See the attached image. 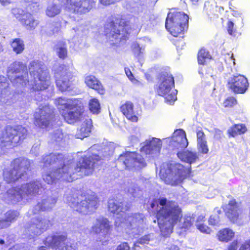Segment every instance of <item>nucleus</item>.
Here are the masks:
<instances>
[{
	"label": "nucleus",
	"mask_w": 250,
	"mask_h": 250,
	"mask_svg": "<svg viewBox=\"0 0 250 250\" xmlns=\"http://www.w3.org/2000/svg\"><path fill=\"white\" fill-rule=\"evenodd\" d=\"M30 78L26 65L22 62H15L7 69V76L15 87L21 92L32 93L46 89L51 84L49 73L43 63L33 61L29 65Z\"/></svg>",
	"instance_id": "1"
},
{
	"label": "nucleus",
	"mask_w": 250,
	"mask_h": 250,
	"mask_svg": "<svg viewBox=\"0 0 250 250\" xmlns=\"http://www.w3.org/2000/svg\"><path fill=\"white\" fill-rule=\"evenodd\" d=\"M99 159L97 155L82 156V159L75 166L71 158H65L58 153H51L42 159V163L44 167H49L54 171L44 174L43 179L48 184L55 183L56 180L71 182L74 179L72 174L75 172H82L85 175L91 174Z\"/></svg>",
	"instance_id": "2"
},
{
	"label": "nucleus",
	"mask_w": 250,
	"mask_h": 250,
	"mask_svg": "<svg viewBox=\"0 0 250 250\" xmlns=\"http://www.w3.org/2000/svg\"><path fill=\"white\" fill-rule=\"evenodd\" d=\"M151 208L156 213L158 224L164 236L169 235L175 226L179 229H188L192 225V217L182 218L181 208L175 203L168 201L165 198L154 200L151 204Z\"/></svg>",
	"instance_id": "3"
},
{
	"label": "nucleus",
	"mask_w": 250,
	"mask_h": 250,
	"mask_svg": "<svg viewBox=\"0 0 250 250\" xmlns=\"http://www.w3.org/2000/svg\"><path fill=\"white\" fill-rule=\"evenodd\" d=\"M108 207L111 212L117 215L115 221L116 227L131 229V233L133 236L142 231L143 215L135 214L133 215H129V213L126 212L130 208L128 204L120 202L117 200L112 199L108 201Z\"/></svg>",
	"instance_id": "4"
},
{
	"label": "nucleus",
	"mask_w": 250,
	"mask_h": 250,
	"mask_svg": "<svg viewBox=\"0 0 250 250\" xmlns=\"http://www.w3.org/2000/svg\"><path fill=\"white\" fill-rule=\"evenodd\" d=\"M190 168H185L179 163H163L160 168V178L167 185L176 186L180 184L189 174Z\"/></svg>",
	"instance_id": "5"
},
{
	"label": "nucleus",
	"mask_w": 250,
	"mask_h": 250,
	"mask_svg": "<svg viewBox=\"0 0 250 250\" xmlns=\"http://www.w3.org/2000/svg\"><path fill=\"white\" fill-rule=\"evenodd\" d=\"M64 200L68 205L77 211L83 214H87L97 208L98 199L93 193L87 194L84 196L80 197L72 194L71 191H68L65 194Z\"/></svg>",
	"instance_id": "6"
},
{
	"label": "nucleus",
	"mask_w": 250,
	"mask_h": 250,
	"mask_svg": "<svg viewBox=\"0 0 250 250\" xmlns=\"http://www.w3.org/2000/svg\"><path fill=\"white\" fill-rule=\"evenodd\" d=\"M43 188L39 181L31 182L23 185L21 188L16 187L9 189L6 194L5 200L9 203L15 204L23 199L26 198L28 195L42 192Z\"/></svg>",
	"instance_id": "7"
},
{
	"label": "nucleus",
	"mask_w": 250,
	"mask_h": 250,
	"mask_svg": "<svg viewBox=\"0 0 250 250\" xmlns=\"http://www.w3.org/2000/svg\"><path fill=\"white\" fill-rule=\"evenodd\" d=\"M27 136V131L22 126H7L0 137V147L2 149L12 148L23 141Z\"/></svg>",
	"instance_id": "8"
},
{
	"label": "nucleus",
	"mask_w": 250,
	"mask_h": 250,
	"mask_svg": "<svg viewBox=\"0 0 250 250\" xmlns=\"http://www.w3.org/2000/svg\"><path fill=\"white\" fill-rule=\"evenodd\" d=\"M174 86V79L170 74L165 72L160 75L156 91L159 95L164 97L169 104H173L177 100V91L173 88Z\"/></svg>",
	"instance_id": "9"
},
{
	"label": "nucleus",
	"mask_w": 250,
	"mask_h": 250,
	"mask_svg": "<svg viewBox=\"0 0 250 250\" xmlns=\"http://www.w3.org/2000/svg\"><path fill=\"white\" fill-rule=\"evenodd\" d=\"M188 19L183 12H170L166 19V28L172 35L177 37L188 28Z\"/></svg>",
	"instance_id": "10"
},
{
	"label": "nucleus",
	"mask_w": 250,
	"mask_h": 250,
	"mask_svg": "<svg viewBox=\"0 0 250 250\" xmlns=\"http://www.w3.org/2000/svg\"><path fill=\"white\" fill-rule=\"evenodd\" d=\"M30 161L25 158H18L12 163L11 169H5L3 172L4 180L10 183L22 178L24 173L29 169Z\"/></svg>",
	"instance_id": "11"
},
{
	"label": "nucleus",
	"mask_w": 250,
	"mask_h": 250,
	"mask_svg": "<svg viewBox=\"0 0 250 250\" xmlns=\"http://www.w3.org/2000/svg\"><path fill=\"white\" fill-rule=\"evenodd\" d=\"M130 29L129 25L123 19L114 18L109 20L105 25V35L109 40L113 41L111 38L118 39V36L125 37V33L124 29Z\"/></svg>",
	"instance_id": "12"
},
{
	"label": "nucleus",
	"mask_w": 250,
	"mask_h": 250,
	"mask_svg": "<svg viewBox=\"0 0 250 250\" xmlns=\"http://www.w3.org/2000/svg\"><path fill=\"white\" fill-rule=\"evenodd\" d=\"M96 0H61V3L67 10L74 13H85L92 8Z\"/></svg>",
	"instance_id": "13"
},
{
	"label": "nucleus",
	"mask_w": 250,
	"mask_h": 250,
	"mask_svg": "<svg viewBox=\"0 0 250 250\" xmlns=\"http://www.w3.org/2000/svg\"><path fill=\"white\" fill-rule=\"evenodd\" d=\"M118 162L123 164L125 167L134 169L141 168L146 165L142 156L134 152H127L120 155Z\"/></svg>",
	"instance_id": "14"
},
{
	"label": "nucleus",
	"mask_w": 250,
	"mask_h": 250,
	"mask_svg": "<svg viewBox=\"0 0 250 250\" xmlns=\"http://www.w3.org/2000/svg\"><path fill=\"white\" fill-rule=\"evenodd\" d=\"M55 77L57 86L60 91L63 92L71 89L70 80L72 75L69 68L64 65L60 66L58 71L55 73Z\"/></svg>",
	"instance_id": "15"
},
{
	"label": "nucleus",
	"mask_w": 250,
	"mask_h": 250,
	"mask_svg": "<svg viewBox=\"0 0 250 250\" xmlns=\"http://www.w3.org/2000/svg\"><path fill=\"white\" fill-rule=\"evenodd\" d=\"M52 109L48 105H40L34 114L35 124L42 128L46 127L51 118Z\"/></svg>",
	"instance_id": "16"
},
{
	"label": "nucleus",
	"mask_w": 250,
	"mask_h": 250,
	"mask_svg": "<svg viewBox=\"0 0 250 250\" xmlns=\"http://www.w3.org/2000/svg\"><path fill=\"white\" fill-rule=\"evenodd\" d=\"M66 239V237L64 235H49L46 237L44 244L55 249V250H76L75 247L71 244H65Z\"/></svg>",
	"instance_id": "17"
},
{
	"label": "nucleus",
	"mask_w": 250,
	"mask_h": 250,
	"mask_svg": "<svg viewBox=\"0 0 250 250\" xmlns=\"http://www.w3.org/2000/svg\"><path fill=\"white\" fill-rule=\"evenodd\" d=\"M169 146L173 149H183L186 148L188 144L186 134L183 129L175 130L171 138L166 139Z\"/></svg>",
	"instance_id": "18"
},
{
	"label": "nucleus",
	"mask_w": 250,
	"mask_h": 250,
	"mask_svg": "<svg viewBox=\"0 0 250 250\" xmlns=\"http://www.w3.org/2000/svg\"><path fill=\"white\" fill-rule=\"evenodd\" d=\"M64 120L68 124H74L83 118V108L81 101L79 104L61 112Z\"/></svg>",
	"instance_id": "19"
},
{
	"label": "nucleus",
	"mask_w": 250,
	"mask_h": 250,
	"mask_svg": "<svg viewBox=\"0 0 250 250\" xmlns=\"http://www.w3.org/2000/svg\"><path fill=\"white\" fill-rule=\"evenodd\" d=\"M228 85L229 87L236 93H244L249 87L247 79L242 75H234L231 77Z\"/></svg>",
	"instance_id": "20"
},
{
	"label": "nucleus",
	"mask_w": 250,
	"mask_h": 250,
	"mask_svg": "<svg viewBox=\"0 0 250 250\" xmlns=\"http://www.w3.org/2000/svg\"><path fill=\"white\" fill-rule=\"evenodd\" d=\"M162 145L160 139L152 138L146 141L144 145L141 148V152L146 155H150L151 157L157 156L160 151Z\"/></svg>",
	"instance_id": "21"
},
{
	"label": "nucleus",
	"mask_w": 250,
	"mask_h": 250,
	"mask_svg": "<svg viewBox=\"0 0 250 250\" xmlns=\"http://www.w3.org/2000/svg\"><path fill=\"white\" fill-rule=\"evenodd\" d=\"M50 225V222L47 219L39 218L34 219L32 223L27 228L29 237H33L40 235L47 229Z\"/></svg>",
	"instance_id": "22"
},
{
	"label": "nucleus",
	"mask_w": 250,
	"mask_h": 250,
	"mask_svg": "<svg viewBox=\"0 0 250 250\" xmlns=\"http://www.w3.org/2000/svg\"><path fill=\"white\" fill-rule=\"evenodd\" d=\"M223 209L230 221L233 223L238 222L240 215L242 212L240 204L237 203L235 200H231L223 207Z\"/></svg>",
	"instance_id": "23"
},
{
	"label": "nucleus",
	"mask_w": 250,
	"mask_h": 250,
	"mask_svg": "<svg viewBox=\"0 0 250 250\" xmlns=\"http://www.w3.org/2000/svg\"><path fill=\"white\" fill-rule=\"evenodd\" d=\"M110 229L111 226L106 218L99 217L93 222L91 231L96 234L105 235L108 234Z\"/></svg>",
	"instance_id": "24"
},
{
	"label": "nucleus",
	"mask_w": 250,
	"mask_h": 250,
	"mask_svg": "<svg viewBox=\"0 0 250 250\" xmlns=\"http://www.w3.org/2000/svg\"><path fill=\"white\" fill-rule=\"evenodd\" d=\"M80 101V100L74 98L60 97L55 99V104L60 112H62L78 105Z\"/></svg>",
	"instance_id": "25"
},
{
	"label": "nucleus",
	"mask_w": 250,
	"mask_h": 250,
	"mask_svg": "<svg viewBox=\"0 0 250 250\" xmlns=\"http://www.w3.org/2000/svg\"><path fill=\"white\" fill-rule=\"evenodd\" d=\"M177 155L181 161L189 165L195 163L199 160V154L195 151L186 150L178 151Z\"/></svg>",
	"instance_id": "26"
},
{
	"label": "nucleus",
	"mask_w": 250,
	"mask_h": 250,
	"mask_svg": "<svg viewBox=\"0 0 250 250\" xmlns=\"http://www.w3.org/2000/svg\"><path fill=\"white\" fill-rule=\"evenodd\" d=\"M19 213L17 211L10 210L5 214L0 216V229L10 226L11 223L19 216Z\"/></svg>",
	"instance_id": "27"
},
{
	"label": "nucleus",
	"mask_w": 250,
	"mask_h": 250,
	"mask_svg": "<svg viewBox=\"0 0 250 250\" xmlns=\"http://www.w3.org/2000/svg\"><path fill=\"white\" fill-rule=\"evenodd\" d=\"M121 110L123 114L129 120L136 122L138 121V117L133 109V104L130 102H127L121 107Z\"/></svg>",
	"instance_id": "28"
},
{
	"label": "nucleus",
	"mask_w": 250,
	"mask_h": 250,
	"mask_svg": "<svg viewBox=\"0 0 250 250\" xmlns=\"http://www.w3.org/2000/svg\"><path fill=\"white\" fill-rule=\"evenodd\" d=\"M92 126L90 119L85 120L77 131L75 135L76 138L82 139L88 137L90 133Z\"/></svg>",
	"instance_id": "29"
},
{
	"label": "nucleus",
	"mask_w": 250,
	"mask_h": 250,
	"mask_svg": "<svg viewBox=\"0 0 250 250\" xmlns=\"http://www.w3.org/2000/svg\"><path fill=\"white\" fill-rule=\"evenodd\" d=\"M197 148L198 153L203 154H207L209 151L205 135L202 131L197 132Z\"/></svg>",
	"instance_id": "30"
},
{
	"label": "nucleus",
	"mask_w": 250,
	"mask_h": 250,
	"mask_svg": "<svg viewBox=\"0 0 250 250\" xmlns=\"http://www.w3.org/2000/svg\"><path fill=\"white\" fill-rule=\"evenodd\" d=\"M56 202L57 198L55 197H48L44 199L36 206L34 213H37L39 210H49L54 207Z\"/></svg>",
	"instance_id": "31"
},
{
	"label": "nucleus",
	"mask_w": 250,
	"mask_h": 250,
	"mask_svg": "<svg viewBox=\"0 0 250 250\" xmlns=\"http://www.w3.org/2000/svg\"><path fill=\"white\" fill-rule=\"evenodd\" d=\"M84 82L89 88L95 89L100 94H103L104 90L99 80L94 76L89 75L85 78Z\"/></svg>",
	"instance_id": "32"
},
{
	"label": "nucleus",
	"mask_w": 250,
	"mask_h": 250,
	"mask_svg": "<svg viewBox=\"0 0 250 250\" xmlns=\"http://www.w3.org/2000/svg\"><path fill=\"white\" fill-rule=\"evenodd\" d=\"M21 22L28 30H33L39 24L38 21L35 20L29 13H26L22 15Z\"/></svg>",
	"instance_id": "33"
},
{
	"label": "nucleus",
	"mask_w": 250,
	"mask_h": 250,
	"mask_svg": "<svg viewBox=\"0 0 250 250\" xmlns=\"http://www.w3.org/2000/svg\"><path fill=\"white\" fill-rule=\"evenodd\" d=\"M235 234V232L232 229L225 228L218 231L217 237L219 241L227 243L233 238Z\"/></svg>",
	"instance_id": "34"
},
{
	"label": "nucleus",
	"mask_w": 250,
	"mask_h": 250,
	"mask_svg": "<svg viewBox=\"0 0 250 250\" xmlns=\"http://www.w3.org/2000/svg\"><path fill=\"white\" fill-rule=\"evenodd\" d=\"M222 213L220 209L216 208L214 210V214L210 216L208 220L209 225L218 227L221 225V218L219 215Z\"/></svg>",
	"instance_id": "35"
},
{
	"label": "nucleus",
	"mask_w": 250,
	"mask_h": 250,
	"mask_svg": "<svg viewBox=\"0 0 250 250\" xmlns=\"http://www.w3.org/2000/svg\"><path fill=\"white\" fill-rule=\"evenodd\" d=\"M247 131L246 125L244 124H237L231 126L229 130L228 133L232 137H235L237 135L245 133Z\"/></svg>",
	"instance_id": "36"
},
{
	"label": "nucleus",
	"mask_w": 250,
	"mask_h": 250,
	"mask_svg": "<svg viewBox=\"0 0 250 250\" xmlns=\"http://www.w3.org/2000/svg\"><path fill=\"white\" fill-rule=\"evenodd\" d=\"M54 50L59 58L64 59L67 56L66 45L63 41L58 42L55 45Z\"/></svg>",
	"instance_id": "37"
},
{
	"label": "nucleus",
	"mask_w": 250,
	"mask_h": 250,
	"mask_svg": "<svg viewBox=\"0 0 250 250\" xmlns=\"http://www.w3.org/2000/svg\"><path fill=\"white\" fill-rule=\"evenodd\" d=\"M11 45L13 50L17 54L21 53L24 49V44L23 41L19 38L14 40Z\"/></svg>",
	"instance_id": "38"
},
{
	"label": "nucleus",
	"mask_w": 250,
	"mask_h": 250,
	"mask_svg": "<svg viewBox=\"0 0 250 250\" xmlns=\"http://www.w3.org/2000/svg\"><path fill=\"white\" fill-rule=\"evenodd\" d=\"M9 83L6 77L0 76V100L1 101L7 92Z\"/></svg>",
	"instance_id": "39"
},
{
	"label": "nucleus",
	"mask_w": 250,
	"mask_h": 250,
	"mask_svg": "<svg viewBox=\"0 0 250 250\" xmlns=\"http://www.w3.org/2000/svg\"><path fill=\"white\" fill-rule=\"evenodd\" d=\"M89 108L93 114H98L100 112L101 107L99 100L96 98H92L89 101Z\"/></svg>",
	"instance_id": "40"
},
{
	"label": "nucleus",
	"mask_w": 250,
	"mask_h": 250,
	"mask_svg": "<svg viewBox=\"0 0 250 250\" xmlns=\"http://www.w3.org/2000/svg\"><path fill=\"white\" fill-rule=\"evenodd\" d=\"M61 12L59 6L54 4H49L46 10V14L49 17H53L59 14Z\"/></svg>",
	"instance_id": "41"
},
{
	"label": "nucleus",
	"mask_w": 250,
	"mask_h": 250,
	"mask_svg": "<svg viewBox=\"0 0 250 250\" xmlns=\"http://www.w3.org/2000/svg\"><path fill=\"white\" fill-rule=\"evenodd\" d=\"M211 58L209 52L205 49H201L198 53V61L199 64H204L206 60Z\"/></svg>",
	"instance_id": "42"
},
{
	"label": "nucleus",
	"mask_w": 250,
	"mask_h": 250,
	"mask_svg": "<svg viewBox=\"0 0 250 250\" xmlns=\"http://www.w3.org/2000/svg\"><path fill=\"white\" fill-rule=\"evenodd\" d=\"M197 229L202 233L206 234H210L212 232V229L204 223L195 224Z\"/></svg>",
	"instance_id": "43"
},
{
	"label": "nucleus",
	"mask_w": 250,
	"mask_h": 250,
	"mask_svg": "<svg viewBox=\"0 0 250 250\" xmlns=\"http://www.w3.org/2000/svg\"><path fill=\"white\" fill-rule=\"evenodd\" d=\"M125 71L126 76L133 84L136 85H142L141 82L134 78L132 72H131L129 68H125Z\"/></svg>",
	"instance_id": "44"
},
{
	"label": "nucleus",
	"mask_w": 250,
	"mask_h": 250,
	"mask_svg": "<svg viewBox=\"0 0 250 250\" xmlns=\"http://www.w3.org/2000/svg\"><path fill=\"white\" fill-rule=\"evenodd\" d=\"M236 104V100L232 97L227 98L223 102V106L225 107H230Z\"/></svg>",
	"instance_id": "45"
},
{
	"label": "nucleus",
	"mask_w": 250,
	"mask_h": 250,
	"mask_svg": "<svg viewBox=\"0 0 250 250\" xmlns=\"http://www.w3.org/2000/svg\"><path fill=\"white\" fill-rule=\"evenodd\" d=\"M227 30L230 35L235 36L236 33V29L234 27V22L233 21L229 20L227 23Z\"/></svg>",
	"instance_id": "46"
},
{
	"label": "nucleus",
	"mask_w": 250,
	"mask_h": 250,
	"mask_svg": "<svg viewBox=\"0 0 250 250\" xmlns=\"http://www.w3.org/2000/svg\"><path fill=\"white\" fill-rule=\"evenodd\" d=\"M52 139L54 141L59 142L63 138V134L62 130L58 129L52 135Z\"/></svg>",
	"instance_id": "47"
},
{
	"label": "nucleus",
	"mask_w": 250,
	"mask_h": 250,
	"mask_svg": "<svg viewBox=\"0 0 250 250\" xmlns=\"http://www.w3.org/2000/svg\"><path fill=\"white\" fill-rule=\"evenodd\" d=\"M224 59L226 63L231 64L232 63L235 65V60L233 58V54L231 52L228 53L226 55H224Z\"/></svg>",
	"instance_id": "48"
},
{
	"label": "nucleus",
	"mask_w": 250,
	"mask_h": 250,
	"mask_svg": "<svg viewBox=\"0 0 250 250\" xmlns=\"http://www.w3.org/2000/svg\"><path fill=\"white\" fill-rule=\"evenodd\" d=\"M132 48L134 54L137 56H139L141 54L143 53L144 49L140 47L138 43H133L132 46Z\"/></svg>",
	"instance_id": "49"
},
{
	"label": "nucleus",
	"mask_w": 250,
	"mask_h": 250,
	"mask_svg": "<svg viewBox=\"0 0 250 250\" xmlns=\"http://www.w3.org/2000/svg\"><path fill=\"white\" fill-rule=\"evenodd\" d=\"M12 12L17 19H19V21H21L22 16L24 14L23 13V11L22 9L16 8H14L12 9Z\"/></svg>",
	"instance_id": "50"
},
{
	"label": "nucleus",
	"mask_w": 250,
	"mask_h": 250,
	"mask_svg": "<svg viewBox=\"0 0 250 250\" xmlns=\"http://www.w3.org/2000/svg\"><path fill=\"white\" fill-rule=\"evenodd\" d=\"M115 148V145L114 143L110 142L106 146H105L104 149V152H108V154L112 153Z\"/></svg>",
	"instance_id": "51"
},
{
	"label": "nucleus",
	"mask_w": 250,
	"mask_h": 250,
	"mask_svg": "<svg viewBox=\"0 0 250 250\" xmlns=\"http://www.w3.org/2000/svg\"><path fill=\"white\" fill-rule=\"evenodd\" d=\"M129 29H127L126 30L124 29V32L125 31H126V32L125 33V37H124L122 38V36H121L120 37L118 36V37H117L118 39H115V38H111V39L113 40V42H114V41L115 42H113V43H118V42H121L122 41L125 40L127 37V35L129 34L130 33V32L129 31ZM109 40L111 41L110 40ZM111 42H112V41H111Z\"/></svg>",
	"instance_id": "52"
},
{
	"label": "nucleus",
	"mask_w": 250,
	"mask_h": 250,
	"mask_svg": "<svg viewBox=\"0 0 250 250\" xmlns=\"http://www.w3.org/2000/svg\"><path fill=\"white\" fill-rule=\"evenodd\" d=\"M128 192H129L134 197H138L141 194L140 193V190L138 188L135 187L134 188H130L128 189Z\"/></svg>",
	"instance_id": "53"
},
{
	"label": "nucleus",
	"mask_w": 250,
	"mask_h": 250,
	"mask_svg": "<svg viewBox=\"0 0 250 250\" xmlns=\"http://www.w3.org/2000/svg\"><path fill=\"white\" fill-rule=\"evenodd\" d=\"M50 29H52V34L58 33L60 30V24L59 23H56L55 24L50 25L49 26Z\"/></svg>",
	"instance_id": "54"
},
{
	"label": "nucleus",
	"mask_w": 250,
	"mask_h": 250,
	"mask_svg": "<svg viewBox=\"0 0 250 250\" xmlns=\"http://www.w3.org/2000/svg\"><path fill=\"white\" fill-rule=\"evenodd\" d=\"M150 239V235L149 234L145 235L140 238L139 240V242L141 244H147Z\"/></svg>",
	"instance_id": "55"
},
{
	"label": "nucleus",
	"mask_w": 250,
	"mask_h": 250,
	"mask_svg": "<svg viewBox=\"0 0 250 250\" xmlns=\"http://www.w3.org/2000/svg\"><path fill=\"white\" fill-rule=\"evenodd\" d=\"M239 250H250V240L246 241L240 246Z\"/></svg>",
	"instance_id": "56"
},
{
	"label": "nucleus",
	"mask_w": 250,
	"mask_h": 250,
	"mask_svg": "<svg viewBox=\"0 0 250 250\" xmlns=\"http://www.w3.org/2000/svg\"><path fill=\"white\" fill-rule=\"evenodd\" d=\"M238 246V241L237 240H234L228 246L226 250H236Z\"/></svg>",
	"instance_id": "57"
},
{
	"label": "nucleus",
	"mask_w": 250,
	"mask_h": 250,
	"mask_svg": "<svg viewBox=\"0 0 250 250\" xmlns=\"http://www.w3.org/2000/svg\"><path fill=\"white\" fill-rule=\"evenodd\" d=\"M117 250H130V248L127 243H123L117 247Z\"/></svg>",
	"instance_id": "58"
},
{
	"label": "nucleus",
	"mask_w": 250,
	"mask_h": 250,
	"mask_svg": "<svg viewBox=\"0 0 250 250\" xmlns=\"http://www.w3.org/2000/svg\"><path fill=\"white\" fill-rule=\"evenodd\" d=\"M38 5L37 3H33L28 6L27 9L32 10V11H36L38 9Z\"/></svg>",
	"instance_id": "59"
},
{
	"label": "nucleus",
	"mask_w": 250,
	"mask_h": 250,
	"mask_svg": "<svg viewBox=\"0 0 250 250\" xmlns=\"http://www.w3.org/2000/svg\"><path fill=\"white\" fill-rule=\"evenodd\" d=\"M205 221V216L204 215H200L198 216L195 224L203 223L202 222Z\"/></svg>",
	"instance_id": "60"
},
{
	"label": "nucleus",
	"mask_w": 250,
	"mask_h": 250,
	"mask_svg": "<svg viewBox=\"0 0 250 250\" xmlns=\"http://www.w3.org/2000/svg\"><path fill=\"white\" fill-rule=\"evenodd\" d=\"M129 140L131 142H132V143H136L138 142V139L137 137L134 136H131L129 138Z\"/></svg>",
	"instance_id": "61"
},
{
	"label": "nucleus",
	"mask_w": 250,
	"mask_h": 250,
	"mask_svg": "<svg viewBox=\"0 0 250 250\" xmlns=\"http://www.w3.org/2000/svg\"><path fill=\"white\" fill-rule=\"evenodd\" d=\"M0 2L3 5H7L11 2V0H0Z\"/></svg>",
	"instance_id": "62"
},
{
	"label": "nucleus",
	"mask_w": 250,
	"mask_h": 250,
	"mask_svg": "<svg viewBox=\"0 0 250 250\" xmlns=\"http://www.w3.org/2000/svg\"><path fill=\"white\" fill-rule=\"evenodd\" d=\"M168 250H179V248L178 246L173 245L168 248Z\"/></svg>",
	"instance_id": "63"
},
{
	"label": "nucleus",
	"mask_w": 250,
	"mask_h": 250,
	"mask_svg": "<svg viewBox=\"0 0 250 250\" xmlns=\"http://www.w3.org/2000/svg\"><path fill=\"white\" fill-rule=\"evenodd\" d=\"M232 15L236 17H241V14L239 13L237 11H233L232 13Z\"/></svg>",
	"instance_id": "64"
}]
</instances>
